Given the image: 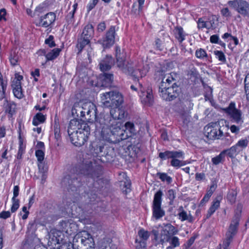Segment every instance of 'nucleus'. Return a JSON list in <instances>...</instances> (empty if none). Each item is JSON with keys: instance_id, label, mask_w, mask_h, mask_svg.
Returning a JSON list of instances; mask_svg holds the SVG:
<instances>
[{"instance_id": "1", "label": "nucleus", "mask_w": 249, "mask_h": 249, "mask_svg": "<svg viewBox=\"0 0 249 249\" xmlns=\"http://www.w3.org/2000/svg\"><path fill=\"white\" fill-rule=\"evenodd\" d=\"M108 114L101 115L96 120L95 125L100 131L103 138L107 139L110 134L121 135L123 134L121 127L122 123L119 120L124 119L126 116L125 110L122 107L112 108Z\"/></svg>"}, {"instance_id": "2", "label": "nucleus", "mask_w": 249, "mask_h": 249, "mask_svg": "<svg viewBox=\"0 0 249 249\" xmlns=\"http://www.w3.org/2000/svg\"><path fill=\"white\" fill-rule=\"evenodd\" d=\"M115 56L117 66L124 73L130 74L136 78L146 75L148 71L147 67L142 69L136 65H132L126 62V53L121 50L118 46L115 47Z\"/></svg>"}, {"instance_id": "3", "label": "nucleus", "mask_w": 249, "mask_h": 249, "mask_svg": "<svg viewBox=\"0 0 249 249\" xmlns=\"http://www.w3.org/2000/svg\"><path fill=\"white\" fill-rule=\"evenodd\" d=\"M176 75L174 73L165 74L160 86V96L165 100H171L175 98L177 94L178 87L175 84L169 86L175 80Z\"/></svg>"}, {"instance_id": "4", "label": "nucleus", "mask_w": 249, "mask_h": 249, "mask_svg": "<svg viewBox=\"0 0 249 249\" xmlns=\"http://www.w3.org/2000/svg\"><path fill=\"white\" fill-rule=\"evenodd\" d=\"M225 123L224 120L209 123L204 128L205 136L210 140L221 139L223 136Z\"/></svg>"}, {"instance_id": "5", "label": "nucleus", "mask_w": 249, "mask_h": 249, "mask_svg": "<svg viewBox=\"0 0 249 249\" xmlns=\"http://www.w3.org/2000/svg\"><path fill=\"white\" fill-rule=\"evenodd\" d=\"M152 233L154 236V239L158 243L162 244L165 241H168L170 237L178 233L176 228L170 224L159 226V229H154Z\"/></svg>"}, {"instance_id": "6", "label": "nucleus", "mask_w": 249, "mask_h": 249, "mask_svg": "<svg viewBox=\"0 0 249 249\" xmlns=\"http://www.w3.org/2000/svg\"><path fill=\"white\" fill-rule=\"evenodd\" d=\"M159 157L163 160L171 159L170 164L176 168H179L187 163L186 161L183 160L184 159V153L180 150L160 152Z\"/></svg>"}, {"instance_id": "7", "label": "nucleus", "mask_w": 249, "mask_h": 249, "mask_svg": "<svg viewBox=\"0 0 249 249\" xmlns=\"http://www.w3.org/2000/svg\"><path fill=\"white\" fill-rule=\"evenodd\" d=\"M95 106L90 102L86 103L84 104L82 102L75 103L71 109V112L73 115L77 117H85V110H86V114L87 116H91L90 113L93 111V113H95Z\"/></svg>"}, {"instance_id": "8", "label": "nucleus", "mask_w": 249, "mask_h": 249, "mask_svg": "<svg viewBox=\"0 0 249 249\" xmlns=\"http://www.w3.org/2000/svg\"><path fill=\"white\" fill-rule=\"evenodd\" d=\"M225 112L230 116L231 121L241 125L244 122V118L241 111L236 108L235 104L231 102L229 107L224 109Z\"/></svg>"}, {"instance_id": "9", "label": "nucleus", "mask_w": 249, "mask_h": 249, "mask_svg": "<svg viewBox=\"0 0 249 249\" xmlns=\"http://www.w3.org/2000/svg\"><path fill=\"white\" fill-rule=\"evenodd\" d=\"M162 195V192L159 190L154 196L153 204V217L157 220L160 218L165 214V212L161 208Z\"/></svg>"}, {"instance_id": "10", "label": "nucleus", "mask_w": 249, "mask_h": 249, "mask_svg": "<svg viewBox=\"0 0 249 249\" xmlns=\"http://www.w3.org/2000/svg\"><path fill=\"white\" fill-rule=\"evenodd\" d=\"M139 94L142 104L148 106L152 105L153 95L151 87L150 86L144 87L142 85H140Z\"/></svg>"}, {"instance_id": "11", "label": "nucleus", "mask_w": 249, "mask_h": 249, "mask_svg": "<svg viewBox=\"0 0 249 249\" xmlns=\"http://www.w3.org/2000/svg\"><path fill=\"white\" fill-rule=\"evenodd\" d=\"M249 141L247 138L242 139L230 149L226 150L227 154L231 158H234L240 154L248 146Z\"/></svg>"}, {"instance_id": "12", "label": "nucleus", "mask_w": 249, "mask_h": 249, "mask_svg": "<svg viewBox=\"0 0 249 249\" xmlns=\"http://www.w3.org/2000/svg\"><path fill=\"white\" fill-rule=\"evenodd\" d=\"M83 249H94L95 244L92 235L87 231H82L77 235Z\"/></svg>"}, {"instance_id": "13", "label": "nucleus", "mask_w": 249, "mask_h": 249, "mask_svg": "<svg viewBox=\"0 0 249 249\" xmlns=\"http://www.w3.org/2000/svg\"><path fill=\"white\" fill-rule=\"evenodd\" d=\"M241 214V210H239L236 212L231 223L229 229L226 233V237L232 238L236 234L237 230V227L239 224L240 216Z\"/></svg>"}, {"instance_id": "14", "label": "nucleus", "mask_w": 249, "mask_h": 249, "mask_svg": "<svg viewBox=\"0 0 249 249\" xmlns=\"http://www.w3.org/2000/svg\"><path fill=\"white\" fill-rule=\"evenodd\" d=\"M115 27L111 26L107 32L106 37L99 41L104 48H109L115 42Z\"/></svg>"}, {"instance_id": "15", "label": "nucleus", "mask_w": 249, "mask_h": 249, "mask_svg": "<svg viewBox=\"0 0 249 249\" xmlns=\"http://www.w3.org/2000/svg\"><path fill=\"white\" fill-rule=\"evenodd\" d=\"M55 14L53 12H50L43 16H41L36 25L38 26L48 27L52 25L55 21Z\"/></svg>"}, {"instance_id": "16", "label": "nucleus", "mask_w": 249, "mask_h": 249, "mask_svg": "<svg viewBox=\"0 0 249 249\" xmlns=\"http://www.w3.org/2000/svg\"><path fill=\"white\" fill-rule=\"evenodd\" d=\"M78 131V144L80 146L83 145L88 139L90 135V128L87 124H84L82 129H79Z\"/></svg>"}, {"instance_id": "17", "label": "nucleus", "mask_w": 249, "mask_h": 249, "mask_svg": "<svg viewBox=\"0 0 249 249\" xmlns=\"http://www.w3.org/2000/svg\"><path fill=\"white\" fill-rule=\"evenodd\" d=\"M236 11L242 15L249 17V3L245 0H238Z\"/></svg>"}, {"instance_id": "18", "label": "nucleus", "mask_w": 249, "mask_h": 249, "mask_svg": "<svg viewBox=\"0 0 249 249\" xmlns=\"http://www.w3.org/2000/svg\"><path fill=\"white\" fill-rule=\"evenodd\" d=\"M113 97V91L107 92L101 94L102 104L106 107H112V98Z\"/></svg>"}, {"instance_id": "19", "label": "nucleus", "mask_w": 249, "mask_h": 249, "mask_svg": "<svg viewBox=\"0 0 249 249\" xmlns=\"http://www.w3.org/2000/svg\"><path fill=\"white\" fill-rule=\"evenodd\" d=\"M113 64V60L111 56L107 55L106 57L100 62V69L102 71L109 70Z\"/></svg>"}, {"instance_id": "20", "label": "nucleus", "mask_w": 249, "mask_h": 249, "mask_svg": "<svg viewBox=\"0 0 249 249\" xmlns=\"http://www.w3.org/2000/svg\"><path fill=\"white\" fill-rule=\"evenodd\" d=\"M84 124H85L81 123V121H79L78 119H73L71 120L70 122L68 129V133L76 131V130H79V129H82Z\"/></svg>"}, {"instance_id": "21", "label": "nucleus", "mask_w": 249, "mask_h": 249, "mask_svg": "<svg viewBox=\"0 0 249 249\" xmlns=\"http://www.w3.org/2000/svg\"><path fill=\"white\" fill-rule=\"evenodd\" d=\"M61 51V50L60 49L54 48L47 53H46L44 50H41L40 52L45 55L47 61H51L56 58L59 55Z\"/></svg>"}, {"instance_id": "22", "label": "nucleus", "mask_w": 249, "mask_h": 249, "mask_svg": "<svg viewBox=\"0 0 249 249\" xmlns=\"http://www.w3.org/2000/svg\"><path fill=\"white\" fill-rule=\"evenodd\" d=\"M112 99V108L120 107L124 102L123 95L118 92L113 91V97Z\"/></svg>"}, {"instance_id": "23", "label": "nucleus", "mask_w": 249, "mask_h": 249, "mask_svg": "<svg viewBox=\"0 0 249 249\" xmlns=\"http://www.w3.org/2000/svg\"><path fill=\"white\" fill-rule=\"evenodd\" d=\"M89 230L93 235L97 237L100 236L102 233H103L102 224L99 223L91 225L89 227Z\"/></svg>"}, {"instance_id": "24", "label": "nucleus", "mask_w": 249, "mask_h": 249, "mask_svg": "<svg viewBox=\"0 0 249 249\" xmlns=\"http://www.w3.org/2000/svg\"><path fill=\"white\" fill-rule=\"evenodd\" d=\"M19 139V146L18 153L17 154V159H21L23 154L24 153L26 148L25 141L23 138H22L21 135L19 134L18 137Z\"/></svg>"}, {"instance_id": "25", "label": "nucleus", "mask_w": 249, "mask_h": 249, "mask_svg": "<svg viewBox=\"0 0 249 249\" xmlns=\"http://www.w3.org/2000/svg\"><path fill=\"white\" fill-rule=\"evenodd\" d=\"M174 33L176 38L180 43L185 39V36L187 35L181 27H177L174 30Z\"/></svg>"}, {"instance_id": "26", "label": "nucleus", "mask_w": 249, "mask_h": 249, "mask_svg": "<svg viewBox=\"0 0 249 249\" xmlns=\"http://www.w3.org/2000/svg\"><path fill=\"white\" fill-rule=\"evenodd\" d=\"M46 119V115L39 112L36 114L33 119L32 124L35 126L44 123Z\"/></svg>"}, {"instance_id": "27", "label": "nucleus", "mask_w": 249, "mask_h": 249, "mask_svg": "<svg viewBox=\"0 0 249 249\" xmlns=\"http://www.w3.org/2000/svg\"><path fill=\"white\" fill-rule=\"evenodd\" d=\"M93 32L92 25L89 24L85 27L81 36L90 39L93 34Z\"/></svg>"}, {"instance_id": "28", "label": "nucleus", "mask_w": 249, "mask_h": 249, "mask_svg": "<svg viewBox=\"0 0 249 249\" xmlns=\"http://www.w3.org/2000/svg\"><path fill=\"white\" fill-rule=\"evenodd\" d=\"M220 206V201L217 199H215L213 202V203L208 211V213L207 214V217H210L215 212V211Z\"/></svg>"}, {"instance_id": "29", "label": "nucleus", "mask_w": 249, "mask_h": 249, "mask_svg": "<svg viewBox=\"0 0 249 249\" xmlns=\"http://www.w3.org/2000/svg\"><path fill=\"white\" fill-rule=\"evenodd\" d=\"M90 42V39L81 36L78 39L77 47L79 50V53L81 52L85 46L89 44Z\"/></svg>"}, {"instance_id": "30", "label": "nucleus", "mask_w": 249, "mask_h": 249, "mask_svg": "<svg viewBox=\"0 0 249 249\" xmlns=\"http://www.w3.org/2000/svg\"><path fill=\"white\" fill-rule=\"evenodd\" d=\"M14 96L18 99H21L23 97V93L21 85L15 86H11Z\"/></svg>"}, {"instance_id": "31", "label": "nucleus", "mask_w": 249, "mask_h": 249, "mask_svg": "<svg viewBox=\"0 0 249 249\" xmlns=\"http://www.w3.org/2000/svg\"><path fill=\"white\" fill-rule=\"evenodd\" d=\"M206 28L208 29H214L217 23V18L214 16L210 17L208 21H206Z\"/></svg>"}, {"instance_id": "32", "label": "nucleus", "mask_w": 249, "mask_h": 249, "mask_svg": "<svg viewBox=\"0 0 249 249\" xmlns=\"http://www.w3.org/2000/svg\"><path fill=\"white\" fill-rule=\"evenodd\" d=\"M1 158L2 160H9L11 159L12 156L8 151V147L7 146H5L2 147L0 150Z\"/></svg>"}, {"instance_id": "33", "label": "nucleus", "mask_w": 249, "mask_h": 249, "mask_svg": "<svg viewBox=\"0 0 249 249\" xmlns=\"http://www.w3.org/2000/svg\"><path fill=\"white\" fill-rule=\"evenodd\" d=\"M78 6V3L74 2L72 5V10L71 11L67 16V20L69 23H72L73 22V18L75 12H76Z\"/></svg>"}, {"instance_id": "34", "label": "nucleus", "mask_w": 249, "mask_h": 249, "mask_svg": "<svg viewBox=\"0 0 249 249\" xmlns=\"http://www.w3.org/2000/svg\"><path fill=\"white\" fill-rule=\"evenodd\" d=\"M38 167L39 172L41 174V183L44 184L46 181L47 175L46 174L47 171L44 169V165L41 164H38Z\"/></svg>"}, {"instance_id": "35", "label": "nucleus", "mask_w": 249, "mask_h": 249, "mask_svg": "<svg viewBox=\"0 0 249 249\" xmlns=\"http://www.w3.org/2000/svg\"><path fill=\"white\" fill-rule=\"evenodd\" d=\"M157 176L162 181L166 182L168 184H170L173 181L172 178L166 173L159 172L157 173Z\"/></svg>"}, {"instance_id": "36", "label": "nucleus", "mask_w": 249, "mask_h": 249, "mask_svg": "<svg viewBox=\"0 0 249 249\" xmlns=\"http://www.w3.org/2000/svg\"><path fill=\"white\" fill-rule=\"evenodd\" d=\"M23 77L18 73H16L15 76L13 78L11 82V86H15L21 85V81L23 80Z\"/></svg>"}, {"instance_id": "37", "label": "nucleus", "mask_w": 249, "mask_h": 249, "mask_svg": "<svg viewBox=\"0 0 249 249\" xmlns=\"http://www.w3.org/2000/svg\"><path fill=\"white\" fill-rule=\"evenodd\" d=\"M226 153H227L226 150L223 151L219 155L213 158L212 160L213 163L215 165L220 163L224 159Z\"/></svg>"}, {"instance_id": "38", "label": "nucleus", "mask_w": 249, "mask_h": 249, "mask_svg": "<svg viewBox=\"0 0 249 249\" xmlns=\"http://www.w3.org/2000/svg\"><path fill=\"white\" fill-rule=\"evenodd\" d=\"M71 141V142L76 146H80V144H78L79 142L78 140V131L75 132H72L68 133Z\"/></svg>"}, {"instance_id": "39", "label": "nucleus", "mask_w": 249, "mask_h": 249, "mask_svg": "<svg viewBox=\"0 0 249 249\" xmlns=\"http://www.w3.org/2000/svg\"><path fill=\"white\" fill-rule=\"evenodd\" d=\"M168 240L172 246L168 247L167 249H172L173 248L178 247L180 245L179 239L178 237L173 236L170 239H169Z\"/></svg>"}, {"instance_id": "40", "label": "nucleus", "mask_w": 249, "mask_h": 249, "mask_svg": "<svg viewBox=\"0 0 249 249\" xmlns=\"http://www.w3.org/2000/svg\"><path fill=\"white\" fill-rule=\"evenodd\" d=\"M179 218L181 221L188 220L189 222H192L193 218L191 215H188L187 213L184 211H182L178 213Z\"/></svg>"}, {"instance_id": "41", "label": "nucleus", "mask_w": 249, "mask_h": 249, "mask_svg": "<svg viewBox=\"0 0 249 249\" xmlns=\"http://www.w3.org/2000/svg\"><path fill=\"white\" fill-rule=\"evenodd\" d=\"M195 55L197 58L200 59H204L205 58H206L208 57L207 54L205 50L202 48L197 49L196 51Z\"/></svg>"}, {"instance_id": "42", "label": "nucleus", "mask_w": 249, "mask_h": 249, "mask_svg": "<svg viewBox=\"0 0 249 249\" xmlns=\"http://www.w3.org/2000/svg\"><path fill=\"white\" fill-rule=\"evenodd\" d=\"M102 78L104 81L105 85H108L113 81V75L111 73H104L102 76Z\"/></svg>"}, {"instance_id": "43", "label": "nucleus", "mask_w": 249, "mask_h": 249, "mask_svg": "<svg viewBox=\"0 0 249 249\" xmlns=\"http://www.w3.org/2000/svg\"><path fill=\"white\" fill-rule=\"evenodd\" d=\"M36 156L37 158V161L39 162L38 164H43L42 161L44 159V152L42 149H37L36 151Z\"/></svg>"}, {"instance_id": "44", "label": "nucleus", "mask_w": 249, "mask_h": 249, "mask_svg": "<svg viewBox=\"0 0 249 249\" xmlns=\"http://www.w3.org/2000/svg\"><path fill=\"white\" fill-rule=\"evenodd\" d=\"M54 134L55 138L58 140L60 138V129L59 124L56 121L54 124Z\"/></svg>"}, {"instance_id": "45", "label": "nucleus", "mask_w": 249, "mask_h": 249, "mask_svg": "<svg viewBox=\"0 0 249 249\" xmlns=\"http://www.w3.org/2000/svg\"><path fill=\"white\" fill-rule=\"evenodd\" d=\"M138 235L142 240H146L149 238L150 233L148 231L142 229L139 231Z\"/></svg>"}, {"instance_id": "46", "label": "nucleus", "mask_w": 249, "mask_h": 249, "mask_svg": "<svg viewBox=\"0 0 249 249\" xmlns=\"http://www.w3.org/2000/svg\"><path fill=\"white\" fill-rule=\"evenodd\" d=\"M236 198V193L235 191L232 190L230 191L228 195L227 199L231 203H233L235 202Z\"/></svg>"}, {"instance_id": "47", "label": "nucleus", "mask_w": 249, "mask_h": 249, "mask_svg": "<svg viewBox=\"0 0 249 249\" xmlns=\"http://www.w3.org/2000/svg\"><path fill=\"white\" fill-rule=\"evenodd\" d=\"M12 205L11 207L12 213L15 212L19 208V201L18 199L12 198Z\"/></svg>"}, {"instance_id": "48", "label": "nucleus", "mask_w": 249, "mask_h": 249, "mask_svg": "<svg viewBox=\"0 0 249 249\" xmlns=\"http://www.w3.org/2000/svg\"><path fill=\"white\" fill-rule=\"evenodd\" d=\"M18 58V56L15 53H12L9 57V60L11 65L13 66L17 65Z\"/></svg>"}, {"instance_id": "49", "label": "nucleus", "mask_w": 249, "mask_h": 249, "mask_svg": "<svg viewBox=\"0 0 249 249\" xmlns=\"http://www.w3.org/2000/svg\"><path fill=\"white\" fill-rule=\"evenodd\" d=\"M216 57L221 62H225L226 61L225 55L222 51H216L214 52Z\"/></svg>"}, {"instance_id": "50", "label": "nucleus", "mask_w": 249, "mask_h": 249, "mask_svg": "<svg viewBox=\"0 0 249 249\" xmlns=\"http://www.w3.org/2000/svg\"><path fill=\"white\" fill-rule=\"evenodd\" d=\"M54 37L53 36L50 35L49 37L45 39V43L50 47L52 48L55 46V43L53 40Z\"/></svg>"}, {"instance_id": "51", "label": "nucleus", "mask_w": 249, "mask_h": 249, "mask_svg": "<svg viewBox=\"0 0 249 249\" xmlns=\"http://www.w3.org/2000/svg\"><path fill=\"white\" fill-rule=\"evenodd\" d=\"M5 101L6 102V104H4V106H5L6 107H8V108H6V111L9 113L12 114L13 112L12 108H14L15 107V104L11 103H8L6 100H5Z\"/></svg>"}, {"instance_id": "52", "label": "nucleus", "mask_w": 249, "mask_h": 249, "mask_svg": "<svg viewBox=\"0 0 249 249\" xmlns=\"http://www.w3.org/2000/svg\"><path fill=\"white\" fill-rule=\"evenodd\" d=\"M45 11V9L42 6L39 5L37 6L35 11H34V16H39L41 14L44 13Z\"/></svg>"}, {"instance_id": "53", "label": "nucleus", "mask_w": 249, "mask_h": 249, "mask_svg": "<svg viewBox=\"0 0 249 249\" xmlns=\"http://www.w3.org/2000/svg\"><path fill=\"white\" fill-rule=\"evenodd\" d=\"M125 128L130 133H134L135 132L134 124L131 122H127L125 124Z\"/></svg>"}, {"instance_id": "54", "label": "nucleus", "mask_w": 249, "mask_h": 249, "mask_svg": "<svg viewBox=\"0 0 249 249\" xmlns=\"http://www.w3.org/2000/svg\"><path fill=\"white\" fill-rule=\"evenodd\" d=\"M99 0H90L87 5V10L88 12L91 11L97 4Z\"/></svg>"}, {"instance_id": "55", "label": "nucleus", "mask_w": 249, "mask_h": 249, "mask_svg": "<svg viewBox=\"0 0 249 249\" xmlns=\"http://www.w3.org/2000/svg\"><path fill=\"white\" fill-rule=\"evenodd\" d=\"M245 90L247 95H249V73L248 74L245 79Z\"/></svg>"}, {"instance_id": "56", "label": "nucleus", "mask_w": 249, "mask_h": 249, "mask_svg": "<svg viewBox=\"0 0 249 249\" xmlns=\"http://www.w3.org/2000/svg\"><path fill=\"white\" fill-rule=\"evenodd\" d=\"M232 240V238H227L223 241V244L221 245V248L223 249H229V245Z\"/></svg>"}, {"instance_id": "57", "label": "nucleus", "mask_w": 249, "mask_h": 249, "mask_svg": "<svg viewBox=\"0 0 249 249\" xmlns=\"http://www.w3.org/2000/svg\"><path fill=\"white\" fill-rule=\"evenodd\" d=\"M217 187V184L216 182H213L212 184L210 186L209 189L207 190V194L208 195L212 196L214 191Z\"/></svg>"}, {"instance_id": "58", "label": "nucleus", "mask_w": 249, "mask_h": 249, "mask_svg": "<svg viewBox=\"0 0 249 249\" xmlns=\"http://www.w3.org/2000/svg\"><path fill=\"white\" fill-rule=\"evenodd\" d=\"M168 198L170 200L171 202H173L176 197V193L173 189H170L167 192Z\"/></svg>"}, {"instance_id": "59", "label": "nucleus", "mask_w": 249, "mask_h": 249, "mask_svg": "<svg viewBox=\"0 0 249 249\" xmlns=\"http://www.w3.org/2000/svg\"><path fill=\"white\" fill-rule=\"evenodd\" d=\"M195 238L191 237L186 243H185L183 247V249H189L195 241Z\"/></svg>"}, {"instance_id": "60", "label": "nucleus", "mask_w": 249, "mask_h": 249, "mask_svg": "<svg viewBox=\"0 0 249 249\" xmlns=\"http://www.w3.org/2000/svg\"><path fill=\"white\" fill-rule=\"evenodd\" d=\"M222 15L226 18H230L231 16V12L228 8H223L221 10Z\"/></svg>"}, {"instance_id": "61", "label": "nucleus", "mask_w": 249, "mask_h": 249, "mask_svg": "<svg viewBox=\"0 0 249 249\" xmlns=\"http://www.w3.org/2000/svg\"><path fill=\"white\" fill-rule=\"evenodd\" d=\"M197 27L199 29L206 28V22L202 18H199L197 21Z\"/></svg>"}, {"instance_id": "62", "label": "nucleus", "mask_w": 249, "mask_h": 249, "mask_svg": "<svg viewBox=\"0 0 249 249\" xmlns=\"http://www.w3.org/2000/svg\"><path fill=\"white\" fill-rule=\"evenodd\" d=\"M124 188L125 189H123V192L125 193V194H127L128 193L130 192V187H131V183L129 181L125 182L124 183Z\"/></svg>"}, {"instance_id": "63", "label": "nucleus", "mask_w": 249, "mask_h": 249, "mask_svg": "<svg viewBox=\"0 0 249 249\" xmlns=\"http://www.w3.org/2000/svg\"><path fill=\"white\" fill-rule=\"evenodd\" d=\"M196 179L197 181H202L205 179V175L203 173H197L196 174Z\"/></svg>"}, {"instance_id": "64", "label": "nucleus", "mask_w": 249, "mask_h": 249, "mask_svg": "<svg viewBox=\"0 0 249 249\" xmlns=\"http://www.w3.org/2000/svg\"><path fill=\"white\" fill-rule=\"evenodd\" d=\"M11 213L9 211H2L0 213V218L2 219H6L10 217Z\"/></svg>"}]
</instances>
